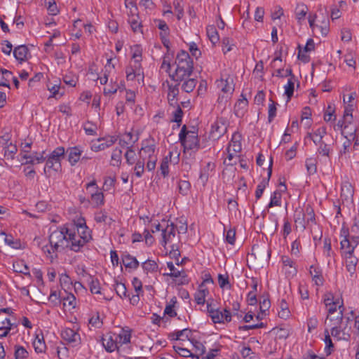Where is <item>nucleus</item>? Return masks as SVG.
Instances as JSON below:
<instances>
[{
	"instance_id": "nucleus-1",
	"label": "nucleus",
	"mask_w": 359,
	"mask_h": 359,
	"mask_svg": "<svg viewBox=\"0 0 359 359\" xmlns=\"http://www.w3.org/2000/svg\"><path fill=\"white\" fill-rule=\"evenodd\" d=\"M69 228L66 226L61 227L53 231L49 236L50 245H45L42 248V250L50 259L56 258V252L61 251L67 248V233Z\"/></svg>"
},
{
	"instance_id": "nucleus-2",
	"label": "nucleus",
	"mask_w": 359,
	"mask_h": 359,
	"mask_svg": "<svg viewBox=\"0 0 359 359\" xmlns=\"http://www.w3.org/2000/svg\"><path fill=\"white\" fill-rule=\"evenodd\" d=\"M175 63L177 65L173 74H170L172 80L178 83L189 78L194 70L193 60L185 50H181L176 56Z\"/></svg>"
},
{
	"instance_id": "nucleus-3",
	"label": "nucleus",
	"mask_w": 359,
	"mask_h": 359,
	"mask_svg": "<svg viewBox=\"0 0 359 359\" xmlns=\"http://www.w3.org/2000/svg\"><path fill=\"white\" fill-rule=\"evenodd\" d=\"M187 130L186 125H184L179 134V140L184 150L197 151L199 149V140L198 133L195 130Z\"/></svg>"
},
{
	"instance_id": "nucleus-4",
	"label": "nucleus",
	"mask_w": 359,
	"mask_h": 359,
	"mask_svg": "<svg viewBox=\"0 0 359 359\" xmlns=\"http://www.w3.org/2000/svg\"><path fill=\"white\" fill-rule=\"evenodd\" d=\"M65 156V149L63 147H58L55 148L46 159V166L44 168V172H46V169H53L57 170L61 168V159Z\"/></svg>"
},
{
	"instance_id": "nucleus-5",
	"label": "nucleus",
	"mask_w": 359,
	"mask_h": 359,
	"mask_svg": "<svg viewBox=\"0 0 359 359\" xmlns=\"http://www.w3.org/2000/svg\"><path fill=\"white\" fill-rule=\"evenodd\" d=\"M207 311L214 323H225L231 320L232 314L227 309H224L223 311L218 309H214L211 304L207 303Z\"/></svg>"
},
{
	"instance_id": "nucleus-6",
	"label": "nucleus",
	"mask_w": 359,
	"mask_h": 359,
	"mask_svg": "<svg viewBox=\"0 0 359 359\" xmlns=\"http://www.w3.org/2000/svg\"><path fill=\"white\" fill-rule=\"evenodd\" d=\"M228 121L226 118L220 117L212 123L210 137L212 140H218L227 131Z\"/></svg>"
},
{
	"instance_id": "nucleus-7",
	"label": "nucleus",
	"mask_w": 359,
	"mask_h": 359,
	"mask_svg": "<svg viewBox=\"0 0 359 359\" xmlns=\"http://www.w3.org/2000/svg\"><path fill=\"white\" fill-rule=\"evenodd\" d=\"M67 238L68 242L67 248H69L75 252H80L81 248L86 244V243L82 242L81 236L77 235L74 230L70 229H69Z\"/></svg>"
},
{
	"instance_id": "nucleus-8",
	"label": "nucleus",
	"mask_w": 359,
	"mask_h": 359,
	"mask_svg": "<svg viewBox=\"0 0 359 359\" xmlns=\"http://www.w3.org/2000/svg\"><path fill=\"white\" fill-rule=\"evenodd\" d=\"M77 229V235L81 236L83 243H88L92 239L90 231L86 226V220L84 218L81 217L75 223Z\"/></svg>"
},
{
	"instance_id": "nucleus-9",
	"label": "nucleus",
	"mask_w": 359,
	"mask_h": 359,
	"mask_svg": "<svg viewBox=\"0 0 359 359\" xmlns=\"http://www.w3.org/2000/svg\"><path fill=\"white\" fill-rule=\"evenodd\" d=\"M61 337L63 340L72 346H76L81 343L80 334L72 329L66 328L62 331Z\"/></svg>"
},
{
	"instance_id": "nucleus-10",
	"label": "nucleus",
	"mask_w": 359,
	"mask_h": 359,
	"mask_svg": "<svg viewBox=\"0 0 359 359\" xmlns=\"http://www.w3.org/2000/svg\"><path fill=\"white\" fill-rule=\"evenodd\" d=\"M83 150L80 146H75L69 147L65 151V154L67 155V161L72 166L75 165L81 159Z\"/></svg>"
},
{
	"instance_id": "nucleus-11",
	"label": "nucleus",
	"mask_w": 359,
	"mask_h": 359,
	"mask_svg": "<svg viewBox=\"0 0 359 359\" xmlns=\"http://www.w3.org/2000/svg\"><path fill=\"white\" fill-rule=\"evenodd\" d=\"M46 154V151H43L41 153H39L36 151L33 152L32 154H23L22 158L26 160L25 164H32L34 163H41L46 161V156H44Z\"/></svg>"
},
{
	"instance_id": "nucleus-12",
	"label": "nucleus",
	"mask_w": 359,
	"mask_h": 359,
	"mask_svg": "<svg viewBox=\"0 0 359 359\" xmlns=\"http://www.w3.org/2000/svg\"><path fill=\"white\" fill-rule=\"evenodd\" d=\"M217 87L221 88V90L224 93L231 95L234 91V84L233 79L228 76L225 79H221L217 81Z\"/></svg>"
},
{
	"instance_id": "nucleus-13",
	"label": "nucleus",
	"mask_w": 359,
	"mask_h": 359,
	"mask_svg": "<svg viewBox=\"0 0 359 359\" xmlns=\"http://www.w3.org/2000/svg\"><path fill=\"white\" fill-rule=\"evenodd\" d=\"M241 141V135L238 132L234 133L229 144L227 150L233 151L235 154L240 152L242 149Z\"/></svg>"
},
{
	"instance_id": "nucleus-14",
	"label": "nucleus",
	"mask_w": 359,
	"mask_h": 359,
	"mask_svg": "<svg viewBox=\"0 0 359 359\" xmlns=\"http://www.w3.org/2000/svg\"><path fill=\"white\" fill-rule=\"evenodd\" d=\"M28 54L29 49L25 45L18 46L13 50V55L20 63L27 60V56Z\"/></svg>"
},
{
	"instance_id": "nucleus-15",
	"label": "nucleus",
	"mask_w": 359,
	"mask_h": 359,
	"mask_svg": "<svg viewBox=\"0 0 359 359\" xmlns=\"http://www.w3.org/2000/svg\"><path fill=\"white\" fill-rule=\"evenodd\" d=\"M179 85L180 83L175 86H168V100L169 104L173 107H175V106L179 105L177 100L176 99L177 96L179 94Z\"/></svg>"
},
{
	"instance_id": "nucleus-16",
	"label": "nucleus",
	"mask_w": 359,
	"mask_h": 359,
	"mask_svg": "<svg viewBox=\"0 0 359 359\" xmlns=\"http://www.w3.org/2000/svg\"><path fill=\"white\" fill-rule=\"evenodd\" d=\"M93 188L95 191L91 194L92 201L97 205H101L103 203L104 195L101 192L97 191V187L95 180L88 183L86 184V189Z\"/></svg>"
},
{
	"instance_id": "nucleus-17",
	"label": "nucleus",
	"mask_w": 359,
	"mask_h": 359,
	"mask_svg": "<svg viewBox=\"0 0 359 359\" xmlns=\"http://www.w3.org/2000/svg\"><path fill=\"white\" fill-rule=\"evenodd\" d=\"M176 225L171 222L170 224H168L167 227L162 230V245L165 246L167 243L170 240L171 236H175Z\"/></svg>"
},
{
	"instance_id": "nucleus-18",
	"label": "nucleus",
	"mask_w": 359,
	"mask_h": 359,
	"mask_svg": "<svg viewBox=\"0 0 359 359\" xmlns=\"http://www.w3.org/2000/svg\"><path fill=\"white\" fill-rule=\"evenodd\" d=\"M101 140H104V142H102L97 145L95 144H93L92 150H93L95 151L104 150L106 148H108V147H111V145H113L116 142L117 139L114 136H110L106 139H104V138H99L98 139V141H101Z\"/></svg>"
},
{
	"instance_id": "nucleus-19",
	"label": "nucleus",
	"mask_w": 359,
	"mask_h": 359,
	"mask_svg": "<svg viewBox=\"0 0 359 359\" xmlns=\"http://www.w3.org/2000/svg\"><path fill=\"white\" fill-rule=\"evenodd\" d=\"M122 262L126 268L133 269H137L140 265L137 259L127 252H125L122 255Z\"/></svg>"
},
{
	"instance_id": "nucleus-20",
	"label": "nucleus",
	"mask_w": 359,
	"mask_h": 359,
	"mask_svg": "<svg viewBox=\"0 0 359 359\" xmlns=\"http://www.w3.org/2000/svg\"><path fill=\"white\" fill-rule=\"evenodd\" d=\"M131 334L130 331L123 330L115 339L116 344H117L118 350L123 344H127L130 342Z\"/></svg>"
},
{
	"instance_id": "nucleus-21",
	"label": "nucleus",
	"mask_w": 359,
	"mask_h": 359,
	"mask_svg": "<svg viewBox=\"0 0 359 359\" xmlns=\"http://www.w3.org/2000/svg\"><path fill=\"white\" fill-rule=\"evenodd\" d=\"M311 276H312L313 280H314L316 285H323L324 279L322 276L321 270L316 267L313 265H311L310 266V271H309Z\"/></svg>"
},
{
	"instance_id": "nucleus-22",
	"label": "nucleus",
	"mask_w": 359,
	"mask_h": 359,
	"mask_svg": "<svg viewBox=\"0 0 359 359\" xmlns=\"http://www.w3.org/2000/svg\"><path fill=\"white\" fill-rule=\"evenodd\" d=\"M357 130V127L351 124V120H348L347 125L344 126V130L341 131V135H344L345 138L348 137L351 139H355V133Z\"/></svg>"
},
{
	"instance_id": "nucleus-23",
	"label": "nucleus",
	"mask_w": 359,
	"mask_h": 359,
	"mask_svg": "<svg viewBox=\"0 0 359 359\" xmlns=\"http://www.w3.org/2000/svg\"><path fill=\"white\" fill-rule=\"evenodd\" d=\"M248 104V101L245 97L238 100V101L235 104L234 106V112L236 116H243Z\"/></svg>"
},
{
	"instance_id": "nucleus-24",
	"label": "nucleus",
	"mask_w": 359,
	"mask_h": 359,
	"mask_svg": "<svg viewBox=\"0 0 359 359\" xmlns=\"http://www.w3.org/2000/svg\"><path fill=\"white\" fill-rule=\"evenodd\" d=\"M208 290L203 288V284L199 285L198 291L194 294L195 301L198 304H204L205 297L208 294Z\"/></svg>"
},
{
	"instance_id": "nucleus-25",
	"label": "nucleus",
	"mask_w": 359,
	"mask_h": 359,
	"mask_svg": "<svg viewBox=\"0 0 359 359\" xmlns=\"http://www.w3.org/2000/svg\"><path fill=\"white\" fill-rule=\"evenodd\" d=\"M138 135L135 137V138H133V134L132 132H127L126 133L121 139L119 140V144L124 147H127L130 144H134L138 140Z\"/></svg>"
},
{
	"instance_id": "nucleus-26",
	"label": "nucleus",
	"mask_w": 359,
	"mask_h": 359,
	"mask_svg": "<svg viewBox=\"0 0 359 359\" xmlns=\"http://www.w3.org/2000/svg\"><path fill=\"white\" fill-rule=\"evenodd\" d=\"M155 145H142L140 151V157L142 159H144L146 157L155 156Z\"/></svg>"
},
{
	"instance_id": "nucleus-27",
	"label": "nucleus",
	"mask_w": 359,
	"mask_h": 359,
	"mask_svg": "<svg viewBox=\"0 0 359 359\" xmlns=\"http://www.w3.org/2000/svg\"><path fill=\"white\" fill-rule=\"evenodd\" d=\"M13 271L17 273H23L25 276H31L29 267L23 261H19L13 263Z\"/></svg>"
},
{
	"instance_id": "nucleus-28",
	"label": "nucleus",
	"mask_w": 359,
	"mask_h": 359,
	"mask_svg": "<svg viewBox=\"0 0 359 359\" xmlns=\"http://www.w3.org/2000/svg\"><path fill=\"white\" fill-rule=\"evenodd\" d=\"M105 341L106 339L104 337H102V345L107 352L111 353L115 350H118L117 344H116L115 339H114L111 336L109 337V338L107 339L106 343Z\"/></svg>"
},
{
	"instance_id": "nucleus-29",
	"label": "nucleus",
	"mask_w": 359,
	"mask_h": 359,
	"mask_svg": "<svg viewBox=\"0 0 359 359\" xmlns=\"http://www.w3.org/2000/svg\"><path fill=\"white\" fill-rule=\"evenodd\" d=\"M309 8L307 6L303 3L297 4L295 8V15L298 21L304 19Z\"/></svg>"
},
{
	"instance_id": "nucleus-30",
	"label": "nucleus",
	"mask_w": 359,
	"mask_h": 359,
	"mask_svg": "<svg viewBox=\"0 0 359 359\" xmlns=\"http://www.w3.org/2000/svg\"><path fill=\"white\" fill-rule=\"evenodd\" d=\"M172 156V152L170 151L168 156L163 158L161 161V166H160V171H161V175L164 177L168 175V173H169L168 163L170 161Z\"/></svg>"
},
{
	"instance_id": "nucleus-31",
	"label": "nucleus",
	"mask_w": 359,
	"mask_h": 359,
	"mask_svg": "<svg viewBox=\"0 0 359 359\" xmlns=\"http://www.w3.org/2000/svg\"><path fill=\"white\" fill-rule=\"evenodd\" d=\"M33 346L36 353H43L46 348L43 335L40 338L39 335H36V339L33 342Z\"/></svg>"
},
{
	"instance_id": "nucleus-32",
	"label": "nucleus",
	"mask_w": 359,
	"mask_h": 359,
	"mask_svg": "<svg viewBox=\"0 0 359 359\" xmlns=\"http://www.w3.org/2000/svg\"><path fill=\"white\" fill-rule=\"evenodd\" d=\"M281 205V193L279 191H275L271 196V201L267 205L268 208H272L273 206H280Z\"/></svg>"
},
{
	"instance_id": "nucleus-33",
	"label": "nucleus",
	"mask_w": 359,
	"mask_h": 359,
	"mask_svg": "<svg viewBox=\"0 0 359 359\" xmlns=\"http://www.w3.org/2000/svg\"><path fill=\"white\" fill-rule=\"evenodd\" d=\"M207 35L210 41L215 44L219 41V35L214 25H210L207 27Z\"/></svg>"
},
{
	"instance_id": "nucleus-34",
	"label": "nucleus",
	"mask_w": 359,
	"mask_h": 359,
	"mask_svg": "<svg viewBox=\"0 0 359 359\" xmlns=\"http://www.w3.org/2000/svg\"><path fill=\"white\" fill-rule=\"evenodd\" d=\"M122 151L120 149L116 148L114 149L111 154V165L113 166H119L121 163Z\"/></svg>"
},
{
	"instance_id": "nucleus-35",
	"label": "nucleus",
	"mask_w": 359,
	"mask_h": 359,
	"mask_svg": "<svg viewBox=\"0 0 359 359\" xmlns=\"http://www.w3.org/2000/svg\"><path fill=\"white\" fill-rule=\"evenodd\" d=\"M191 344H193L194 349H195V353L197 356L203 355L205 351V347L203 345V343L200 342L199 341L194 339H190L189 340Z\"/></svg>"
},
{
	"instance_id": "nucleus-36",
	"label": "nucleus",
	"mask_w": 359,
	"mask_h": 359,
	"mask_svg": "<svg viewBox=\"0 0 359 359\" xmlns=\"http://www.w3.org/2000/svg\"><path fill=\"white\" fill-rule=\"evenodd\" d=\"M184 83L182 85V89L186 93H191L195 88L197 81L195 79H189L184 80Z\"/></svg>"
},
{
	"instance_id": "nucleus-37",
	"label": "nucleus",
	"mask_w": 359,
	"mask_h": 359,
	"mask_svg": "<svg viewBox=\"0 0 359 359\" xmlns=\"http://www.w3.org/2000/svg\"><path fill=\"white\" fill-rule=\"evenodd\" d=\"M142 266L147 273L149 272H155L158 270V264L154 260L147 259L142 264Z\"/></svg>"
},
{
	"instance_id": "nucleus-38",
	"label": "nucleus",
	"mask_w": 359,
	"mask_h": 359,
	"mask_svg": "<svg viewBox=\"0 0 359 359\" xmlns=\"http://www.w3.org/2000/svg\"><path fill=\"white\" fill-rule=\"evenodd\" d=\"M324 341L326 344L325 353H326L327 355H330L334 351V344L332 341V339L330 336V333L327 330H325Z\"/></svg>"
},
{
	"instance_id": "nucleus-39",
	"label": "nucleus",
	"mask_w": 359,
	"mask_h": 359,
	"mask_svg": "<svg viewBox=\"0 0 359 359\" xmlns=\"http://www.w3.org/2000/svg\"><path fill=\"white\" fill-rule=\"evenodd\" d=\"M174 350L182 357H191V358H196L197 359H200L198 356H197L196 354H194L191 353L189 349L186 348H182L177 346H173Z\"/></svg>"
},
{
	"instance_id": "nucleus-40",
	"label": "nucleus",
	"mask_w": 359,
	"mask_h": 359,
	"mask_svg": "<svg viewBox=\"0 0 359 359\" xmlns=\"http://www.w3.org/2000/svg\"><path fill=\"white\" fill-rule=\"evenodd\" d=\"M28 355L29 353L24 347L21 346H15V359H25L28 357Z\"/></svg>"
},
{
	"instance_id": "nucleus-41",
	"label": "nucleus",
	"mask_w": 359,
	"mask_h": 359,
	"mask_svg": "<svg viewBox=\"0 0 359 359\" xmlns=\"http://www.w3.org/2000/svg\"><path fill=\"white\" fill-rule=\"evenodd\" d=\"M45 3L50 15H56L59 13V9L55 0H46Z\"/></svg>"
},
{
	"instance_id": "nucleus-42",
	"label": "nucleus",
	"mask_w": 359,
	"mask_h": 359,
	"mask_svg": "<svg viewBox=\"0 0 359 359\" xmlns=\"http://www.w3.org/2000/svg\"><path fill=\"white\" fill-rule=\"evenodd\" d=\"M269 184V179H262V182L257 185L255 191L256 199L258 200L262 196L266 187Z\"/></svg>"
},
{
	"instance_id": "nucleus-43",
	"label": "nucleus",
	"mask_w": 359,
	"mask_h": 359,
	"mask_svg": "<svg viewBox=\"0 0 359 359\" xmlns=\"http://www.w3.org/2000/svg\"><path fill=\"white\" fill-rule=\"evenodd\" d=\"M357 263L358 259L353 257V255H348L346 256V268L349 272H352L355 270Z\"/></svg>"
},
{
	"instance_id": "nucleus-44",
	"label": "nucleus",
	"mask_w": 359,
	"mask_h": 359,
	"mask_svg": "<svg viewBox=\"0 0 359 359\" xmlns=\"http://www.w3.org/2000/svg\"><path fill=\"white\" fill-rule=\"evenodd\" d=\"M175 107L176 109L172 113L173 119H172V121L177 123V126L179 127L182 121L183 111L181 109L180 105L175 106Z\"/></svg>"
},
{
	"instance_id": "nucleus-45",
	"label": "nucleus",
	"mask_w": 359,
	"mask_h": 359,
	"mask_svg": "<svg viewBox=\"0 0 359 359\" xmlns=\"http://www.w3.org/2000/svg\"><path fill=\"white\" fill-rule=\"evenodd\" d=\"M135 152L133 149V145L130 147H128V150L125 154V158L126 159V162L129 165H133L135 161Z\"/></svg>"
},
{
	"instance_id": "nucleus-46",
	"label": "nucleus",
	"mask_w": 359,
	"mask_h": 359,
	"mask_svg": "<svg viewBox=\"0 0 359 359\" xmlns=\"http://www.w3.org/2000/svg\"><path fill=\"white\" fill-rule=\"evenodd\" d=\"M280 307L281 311L278 313V316L281 318H287L290 315V311L288 309L287 303L285 299H282L280 303Z\"/></svg>"
},
{
	"instance_id": "nucleus-47",
	"label": "nucleus",
	"mask_w": 359,
	"mask_h": 359,
	"mask_svg": "<svg viewBox=\"0 0 359 359\" xmlns=\"http://www.w3.org/2000/svg\"><path fill=\"white\" fill-rule=\"evenodd\" d=\"M135 174L137 177H141L144 171V159L140 158L134 168Z\"/></svg>"
},
{
	"instance_id": "nucleus-48",
	"label": "nucleus",
	"mask_w": 359,
	"mask_h": 359,
	"mask_svg": "<svg viewBox=\"0 0 359 359\" xmlns=\"http://www.w3.org/2000/svg\"><path fill=\"white\" fill-rule=\"evenodd\" d=\"M190 187L191 184L189 182L186 180H180L178 183V189L180 194H182L184 196L187 195L190 189Z\"/></svg>"
},
{
	"instance_id": "nucleus-49",
	"label": "nucleus",
	"mask_w": 359,
	"mask_h": 359,
	"mask_svg": "<svg viewBox=\"0 0 359 359\" xmlns=\"http://www.w3.org/2000/svg\"><path fill=\"white\" fill-rule=\"evenodd\" d=\"M294 82L293 79H290L287 85L285 86V93L287 97V101H290L294 93Z\"/></svg>"
},
{
	"instance_id": "nucleus-50",
	"label": "nucleus",
	"mask_w": 359,
	"mask_h": 359,
	"mask_svg": "<svg viewBox=\"0 0 359 359\" xmlns=\"http://www.w3.org/2000/svg\"><path fill=\"white\" fill-rule=\"evenodd\" d=\"M270 101L271 102V104H269V115H268V121L269 123H271L275 116H276V105L278 104L276 102L273 101L271 99H270Z\"/></svg>"
},
{
	"instance_id": "nucleus-51",
	"label": "nucleus",
	"mask_w": 359,
	"mask_h": 359,
	"mask_svg": "<svg viewBox=\"0 0 359 359\" xmlns=\"http://www.w3.org/2000/svg\"><path fill=\"white\" fill-rule=\"evenodd\" d=\"M172 335H175V337L172 338V339L174 340H180L181 336H184L186 339H187L189 341L191 337V330L188 328H185L183 329L182 330H180L176 332L175 333H173Z\"/></svg>"
},
{
	"instance_id": "nucleus-52",
	"label": "nucleus",
	"mask_w": 359,
	"mask_h": 359,
	"mask_svg": "<svg viewBox=\"0 0 359 359\" xmlns=\"http://www.w3.org/2000/svg\"><path fill=\"white\" fill-rule=\"evenodd\" d=\"M343 319V310H341L339 312V316L337 319V323L331 329V334L333 337H338L341 332L339 327H338V324H341Z\"/></svg>"
},
{
	"instance_id": "nucleus-53",
	"label": "nucleus",
	"mask_w": 359,
	"mask_h": 359,
	"mask_svg": "<svg viewBox=\"0 0 359 359\" xmlns=\"http://www.w3.org/2000/svg\"><path fill=\"white\" fill-rule=\"evenodd\" d=\"M90 281L89 283L90 290L93 294H100V282L97 278H93L90 277Z\"/></svg>"
},
{
	"instance_id": "nucleus-54",
	"label": "nucleus",
	"mask_w": 359,
	"mask_h": 359,
	"mask_svg": "<svg viewBox=\"0 0 359 359\" xmlns=\"http://www.w3.org/2000/svg\"><path fill=\"white\" fill-rule=\"evenodd\" d=\"M279 339H285L289 337V331L287 329L281 327H275L272 330Z\"/></svg>"
},
{
	"instance_id": "nucleus-55",
	"label": "nucleus",
	"mask_w": 359,
	"mask_h": 359,
	"mask_svg": "<svg viewBox=\"0 0 359 359\" xmlns=\"http://www.w3.org/2000/svg\"><path fill=\"white\" fill-rule=\"evenodd\" d=\"M83 129L85 130V133L88 135H96L97 126L93 124L90 121H87L84 124Z\"/></svg>"
},
{
	"instance_id": "nucleus-56",
	"label": "nucleus",
	"mask_w": 359,
	"mask_h": 359,
	"mask_svg": "<svg viewBox=\"0 0 359 359\" xmlns=\"http://www.w3.org/2000/svg\"><path fill=\"white\" fill-rule=\"evenodd\" d=\"M115 291L116 294L121 297H127V289L125 284L122 283H116L115 287Z\"/></svg>"
},
{
	"instance_id": "nucleus-57",
	"label": "nucleus",
	"mask_w": 359,
	"mask_h": 359,
	"mask_svg": "<svg viewBox=\"0 0 359 359\" xmlns=\"http://www.w3.org/2000/svg\"><path fill=\"white\" fill-rule=\"evenodd\" d=\"M305 212L307 216V223H316L314 210L310 205H307L305 207Z\"/></svg>"
},
{
	"instance_id": "nucleus-58",
	"label": "nucleus",
	"mask_w": 359,
	"mask_h": 359,
	"mask_svg": "<svg viewBox=\"0 0 359 359\" xmlns=\"http://www.w3.org/2000/svg\"><path fill=\"white\" fill-rule=\"evenodd\" d=\"M62 300L63 302V306H66L67 303L69 306H70L72 308H75L76 306V297L72 294H68L66 297H63Z\"/></svg>"
},
{
	"instance_id": "nucleus-59",
	"label": "nucleus",
	"mask_w": 359,
	"mask_h": 359,
	"mask_svg": "<svg viewBox=\"0 0 359 359\" xmlns=\"http://www.w3.org/2000/svg\"><path fill=\"white\" fill-rule=\"evenodd\" d=\"M175 9L177 12V18L178 20H181L184 15V9L181 6V0H175L173 3Z\"/></svg>"
},
{
	"instance_id": "nucleus-60",
	"label": "nucleus",
	"mask_w": 359,
	"mask_h": 359,
	"mask_svg": "<svg viewBox=\"0 0 359 359\" xmlns=\"http://www.w3.org/2000/svg\"><path fill=\"white\" fill-rule=\"evenodd\" d=\"M322 36H326L329 32V20H324L320 25H316Z\"/></svg>"
},
{
	"instance_id": "nucleus-61",
	"label": "nucleus",
	"mask_w": 359,
	"mask_h": 359,
	"mask_svg": "<svg viewBox=\"0 0 359 359\" xmlns=\"http://www.w3.org/2000/svg\"><path fill=\"white\" fill-rule=\"evenodd\" d=\"M168 268L170 269V273L166 275L173 278H179L181 276V271L177 270L172 262H170L167 263Z\"/></svg>"
},
{
	"instance_id": "nucleus-62",
	"label": "nucleus",
	"mask_w": 359,
	"mask_h": 359,
	"mask_svg": "<svg viewBox=\"0 0 359 359\" xmlns=\"http://www.w3.org/2000/svg\"><path fill=\"white\" fill-rule=\"evenodd\" d=\"M306 166L307 172L309 175H312L316 172V165L311 158L307 159L306 161Z\"/></svg>"
},
{
	"instance_id": "nucleus-63",
	"label": "nucleus",
	"mask_w": 359,
	"mask_h": 359,
	"mask_svg": "<svg viewBox=\"0 0 359 359\" xmlns=\"http://www.w3.org/2000/svg\"><path fill=\"white\" fill-rule=\"evenodd\" d=\"M218 283L221 288H224L227 285L230 287L228 275L226 274V276H224L222 274H219Z\"/></svg>"
},
{
	"instance_id": "nucleus-64",
	"label": "nucleus",
	"mask_w": 359,
	"mask_h": 359,
	"mask_svg": "<svg viewBox=\"0 0 359 359\" xmlns=\"http://www.w3.org/2000/svg\"><path fill=\"white\" fill-rule=\"evenodd\" d=\"M137 18H129L128 22L130 24V27L134 32H137L139 30L142 32L140 30V28L142 27L141 23L138 22Z\"/></svg>"
}]
</instances>
